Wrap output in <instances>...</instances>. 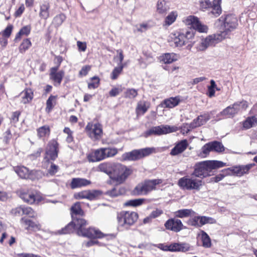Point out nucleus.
<instances>
[{"mask_svg": "<svg viewBox=\"0 0 257 257\" xmlns=\"http://www.w3.org/2000/svg\"><path fill=\"white\" fill-rule=\"evenodd\" d=\"M170 9L167 3L165 0H159L157 4V12L159 14H165Z\"/></svg>", "mask_w": 257, "mask_h": 257, "instance_id": "34", "label": "nucleus"}, {"mask_svg": "<svg viewBox=\"0 0 257 257\" xmlns=\"http://www.w3.org/2000/svg\"><path fill=\"white\" fill-rule=\"evenodd\" d=\"M72 221L67 226L59 231L60 234H67L72 232L74 229L77 231V234L90 238H102L106 234L102 232L100 230L94 227L85 228L87 221L78 215L82 216L83 211L81 208L79 202L75 203L71 208Z\"/></svg>", "mask_w": 257, "mask_h": 257, "instance_id": "1", "label": "nucleus"}, {"mask_svg": "<svg viewBox=\"0 0 257 257\" xmlns=\"http://www.w3.org/2000/svg\"><path fill=\"white\" fill-rule=\"evenodd\" d=\"M254 166V164H249L246 165L234 166L222 171L226 175H233L240 177L247 174L249 170Z\"/></svg>", "mask_w": 257, "mask_h": 257, "instance_id": "13", "label": "nucleus"}, {"mask_svg": "<svg viewBox=\"0 0 257 257\" xmlns=\"http://www.w3.org/2000/svg\"><path fill=\"white\" fill-rule=\"evenodd\" d=\"M137 95V90L133 88L127 89L124 93L125 97L128 98H134Z\"/></svg>", "mask_w": 257, "mask_h": 257, "instance_id": "56", "label": "nucleus"}, {"mask_svg": "<svg viewBox=\"0 0 257 257\" xmlns=\"http://www.w3.org/2000/svg\"><path fill=\"white\" fill-rule=\"evenodd\" d=\"M21 223L26 226V229L32 228L33 230H39L41 228V225L39 223L26 218H22L21 219Z\"/></svg>", "mask_w": 257, "mask_h": 257, "instance_id": "31", "label": "nucleus"}, {"mask_svg": "<svg viewBox=\"0 0 257 257\" xmlns=\"http://www.w3.org/2000/svg\"><path fill=\"white\" fill-rule=\"evenodd\" d=\"M58 146V144L55 140H52L49 142L46 150L45 156L43 161V166L44 168H48V165L50 163V160H55L57 158Z\"/></svg>", "mask_w": 257, "mask_h": 257, "instance_id": "9", "label": "nucleus"}, {"mask_svg": "<svg viewBox=\"0 0 257 257\" xmlns=\"http://www.w3.org/2000/svg\"><path fill=\"white\" fill-rule=\"evenodd\" d=\"M117 55L114 56L113 59L117 63L118 66H125V64L122 63L124 58L123 51L122 50L119 49L116 50Z\"/></svg>", "mask_w": 257, "mask_h": 257, "instance_id": "45", "label": "nucleus"}, {"mask_svg": "<svg viewBox=\"0 0 257 257\" xmlns=\"http://www.w3.org/2000/svg\"><path fill=\"white\" fill-rule=\"evenodd\" d=\"M226 164L217 160L205 161L197 163L193 175L199 178H204L213 174V170L226 166Z\"/></svg>", "mask_w": 257, "mask_h": 257, "instance_id": "2", "label": "nucleus"}, {"mask_svg": "<svg viewBox=\"0 0 257 257\" xmlns=\"http://www.w3.org/2000/svg\"><path fill=\"white\" fill-rule=\"evenodd\" d=\"M31 27L30 25H27L22 28L16 36L15 40L20 39L22 36H27L30 33Z\"/></svg>", "mask_w": 257, "mask_h": 257, "instance_id": "40", "label": "nucleus"}, {"mask_svg": "<svg viewBox=\"0 0 257 257\" xmlns=\"http://www.w3.org/2000/svg\"><path fill=\"white\" fill-rule=\"evenodd\" d=\"M91 183L90 180L85 178H74L71 180L70 187L72 189L87 186Z\"/></svg>", "mask_w": 257, "mask_h": 257, "instance_id": "22", "label": "nucleus"}, {"mask_svg": "<svg viewBox=\"0 0 257 257\" xmlns=\"http://www.w3.org/2000/svg\"><path fill=\"white\" fill-rule=\"evenodd\" d=\"M149 28V26L147 24L143 23L137 26V29L138 31L144 32Z\"/></svg>", "mask_w": 257, "mask_h": 257, "instance_id": "63", "label": "nucleus"}, {"mask_svg": "<svg viewBox=\"0 0 257 257\" xmlns=\"http://www.w3.org/2000/svg\"><path fill=\"white\" fill-rule=\"evenodd\" d=\"M217 27H220V35L224 39L229 37L231 32L235 30L238 25L237 18L232 15L223 18L221 17L215 23Z\"/></svg>", "mask_w": 257, "mask_h": 257, "instance_id": "3", "label": "nucleus"}, {"mask_svg": "<svg viewBox=\"0 0 257 257\" xmlns=\"http://www.w3.org/2000/svg\"><path fill=\"white\" fill-rule=\"evenodd\" d=\"M32 45V43L29 39H25L23 41L19 47V51L21 53H24Z\"/></svg>", "mask_w": 257, "mask_h": 257, "instance_id": "46", "label": "nucleus"}, {"mask_svg": "<svg viewBox=\"0 0 257 257\" xmlns=\"http://www.w3.org/2000/svg\"><path fill=\"white\" fill-rule=\"evenodd\" d=\"M86 132L89 137L92 139H99L102 134V126L99 123L93 124L89 122L85 128Z\"/></svg>", "mask_w": 257, "mask_h": 257, "instance_id": "16", "label": "nucleus"}, {"mask_svg": "<svg viewBox=\"0 0 257 257\" xmlns=\"http://www.w3.org/2000/svg\"><path fill=\"white\" fill-rule=\"evenodd\" d=\"M122 90L120 89H119L118 88L114 87L110 91H109V95L111 96L114 97L116 95H117L120 92H121Z\"/></svg>", "mask_w": 257, "mask_h": 257, "instance_id": "64", "label": "nucleus"}, {"mask_svg": "<svg viewBox=\"0 0 257 257\" xmlns=\"http://www.w3.org/2000/svg\"><path fill=\"white\" fill-rule=\"evenodd\" d=\"M99 83V79L97 77H93L91 81L88 83V87L89 89H95L98 87Z\"/></svg>", "mask_w": 257, "mask_h": 257, "instance_id": "54", "label": "nucleus"}, {"mask_svg": "<svg viewBox=\"0 0 257 257\" xmlns=\"http://www.w3.org/2000/svg\"><path fill=\"white\" fill-rule=\"evenodd\" d=\"M170 38L176 47H182L184 46V41H183L182 32H177L175 33H172Z\"/></svg>", "mask_w": 257, "mask_h": 257, "instance_id": "29", "label": "nucleus"}, {"mask_svg": "<svg viewBox=\"0 0 257 257\" xmlns=\"http://www.w3.org/2000/svg\"><path fill=\"white\" fill-rule=\"evenodd\" d=\"M189 144L187 140H183L177 143L171 150L170 155L177 156L183 153L188 147Z\"/></svg>", "mask_w": 257, "mask_h": 257, "instance_id": "21", "label": "nucleus"}, {"mask_svg": "<svg viewBox=\"0 0 257 257\" xmlns=\"http://www.w3.org/2000/svg\"><path fill=\"white\" fill-rule=\"evenodd\" d=\"M190 246L187 243H174L168 246V250L171 251L185 252L189 250Z\"/></svg>", "mask_w": 257, "mask_h": 257, "instance_id": "28", "label": "nucleus"}, {"mask_svg": "<svg viewBox=\"0 0 257 257\" xmlns=\"http://www.w3.org/2000/svg\"><path fill=\"white\" fill-rule=\"evenodd\" d=\"M210 143L212 152L221 153L224 151V147L221 143L217 141H213Z\"/></svg>", "mask_w": 257, "mask_h": 257, "instance_id": "44", "label": "nucleus"}, {"mask_svg": "<svg viewBox=\"0 0 257 257\" xmlns=\"http://www.w3.org/2000/svg\"><path fill=\"white\" fill-rule=\"evenodd\" d=\"M221 0H213L211 5L209 0H200V6L203 10L210 8L211 10L210 14L216 17L221 13Z\"/></svg>", "mask_w": 257, "mask_h": 257, "instance_id": "11", "label": "nucleus"}, {"mask_svg": "<svg viewBox=\"0 0 257 257\" xmlns=\"http://www.w3.org/2000/svg\"><path fill=\"white\" fill-rule=\"evenodd\" d=\"M135 193L138 195L148 194L144 183L139 184L136 187Z\"/></svg>", "mask_w": 257, "mask_h": 257, "instance_id": "51", "label": "nucleus"}, {"mask_svg": "<svg viewBox=\"0 0 257 257\" xmlns=\"http://www.w3.org/2000/svg\"><path fill=\"white\" fill-rule=\"evenodd\" d=\"M223 39L219 33L209 35L202 40L201 43L197 46V49L199 51H204L208 47L214 46Z\"/></svg>", "mask_w": 257, "mask_h": 257, "instance_id": "12", "label": "nucleus"}, {"mask_svg": "<svg viewBox=\"0 0 257 257\" xmlns=\"http://www.w3.org/2000/svg\"><path fill=\"white\" fill-rule=\"evenodd\" d=\"M16 173L22 178H30V172L28 169L24 166H18L15 168Z\"/></svg>", "mask_w": 257, "mask_h": 257, "instance_id": "36", "label": "nucleus"}, {"mask_svg": "<svg viewBox=\"0 0 257 257\" xmlns=\"http://www.w3.org/2000/svg\"><path fill=\"white\" fill-rule=\"evenodd\" d=\"M58 167L56 165L51 163L50 169L48 170V173L51 175H54L58 171Z\"/></svg>", "mask_w": 257, "mask_h": 257, "instance_id": "62", "label": "nucleus"}, {"mask_svg": "<svg viewBox=\"0 0 257 257\" xmlns=\"http://www.w3.org/2000/svg\"><path fill=\"white\" fill-rule=\"evenodd\" d=\"M101 194V192L97 190H85L74 194L76 199H86L89 200L96 199Z\"/></svg>", "mask_w": 257, "mask_h": 257, "instance_id": "14", "label": "nucleus"}, {"mask_svg": "<svg viewBox=\"0 0 257 257\" xmlns=\"http://www.w3.org/2000/svg\"><path fill=\"white\" fill-rule=\"evenodd\" d=\"M182 221L178 219L172 218L168 220L165 223L166 229L178 232L183 228Z\"/></svg>", "mask_w": 257, "mask_h": 257, "instance_id": "19", "label": "nucleus"}, {"mask_svg": "<svg viewBox=\"0 0 257 257\" xmlns=\"http://www.w3.org/2000/svg\"><path fill=\"white\" fill-rule=\"evenodd\" d=\"M257 125V115L248 117L243 123V126L245 129Z\"/></svg>", "mask_w": 257, "mask_h": 257, "instance_id": "39", "label": "nucleus"}, {"mask_svg": "<svg viewBox=\"0 0 257 257\" xmlns=\"http://www.w3.org/2000/svg\"><path fill=\"white\" fill-rule=\"evenodd\" d=\"M180 102V99L179 97H170L165 99L160 106L162 107L172 108L178 105Z\"/></svg>", "mask_w": 257, "mask_h": 257, "instance_id": "27", "label": "nucleus"}, {"mask_svg": "<svg viewBox=\"0 0 257 257\" xmlns=\"http://www.w3.org/2000/svg\"><path fill=\"white\" fill-rule=\"evenodd\" d=\"M178 130V128L175 125L162 124L158 126L151 127L145 132L142 136L148 138L151 136H162L168 134L174 133Z\"/></svg>", "mask_w": 257, "mask_h": 257, "instance_id": "6", "label": "nucleus"}, {"mask_svg": "<svg viewBox=\"0 0 257 257\" xmlns=\"http://www.w3.org/2000/svg\"><path fill=\"white\" fill-rule=\"evenodd\" d=\"M179 55L174 53H167L160 56V61L165 64H170L179 59Z\"/></svg>", "mask_w": 257, "mask_h": 257, "instance_id": "26", "label": "nucleus"}, {"mask_svg": "<svg viewBox=\"0 0 257 257\" xmlns=\"http://www.w3.org/2000/svg\"><path fill=\"white\" fill-rule=\"evenodd\" d=\"M124 193L123 188H119L118 189L115 187L110 190L107 192V194L111 197H116L118 195H121Z\"/></svg>", "mask_w": 257, "mask_h": 257, "instance_id": "50", "label": "nucleus"}, {"mask_svg": "<svg viewBox=\"0 0 257 257\" xmlns=\"http://www.w3.org/2000/svg\"><path fill=\"white\" fill-rule=\"evenodd\" d=\"M21 101L24 104L30 102L33 98V92L31 89H26L23 91L20 94Z\"/></svg>", "mask_w": 257, "mask_h": 257, "instance_id": "33", "label": "nucleus"}, {"mask_svg": "<svg viewBox=\"0 0 257 257\" xmlns=\"http://www.w3.org/2000/svg\"><path fill=\"white\" fill-rule=\"evenodd\" d=\"M19 196L24 202L29 204H38L44 200L42 195L34 190L21 189L19 191Z\"/></svg>", "mask_w": 257, "mask_h": 257, "instance_id": "8", "label": "nucleus"}, {"mask_svg": "<svg viewBox=\"0 0 257 257\" xmlns=\"http://www.w3.org/2000/svg\"><path fill=\"white\" fill-rule=\"evenodd\" d=\"M38 135L39 138L45 137L49 135L50 128L48 125L40 127L37 130Z\"/></svg>", "mask_w": 257, "mask_h": 257, "instance_id": "47", "label": "nucleus"}, {"mask_svg": "<svg viewBox=\"0 0 257 257\" xmlns=\"http://www.w3.org/2000/svg\"><path fill=\"white\" fill-rule=\"evenodd\" d=\"M66 19V16L63 14H61L60 15L56 16L53 20V23L55 25V27H59L62 25L63 22Z\"/></svg>", "mask_w": 257, "mask_h": 257, "instance_id": "48", "label": "nucleus"}, {"mask_svg": "<svg viewBox=\"0 0 257 257\" xmlns=\"http://www.w3.org/2000/svg\"><path fill=\"white\" fill-rule=\"evenodd\" d=\"M183 41H184V46L188 44L187 48L190 49L194 45L191 43L195 36V31L193 30H190L185 32H182Z\"/></svg>", "mask_w": 257, "mask_h": 257, "instance_id": "25", "label": "nucleus"}, {"mask_svg": "<svg viewBox=\"0 0 257 257\" xmlns=\"http://www.w3.org/2000/svg\"><path fill=\"white\" fill-rule=\"evenodd\" d=\"M150 103L149 102L141 100L137 104L136 111L137 113L144 114L149 108Z\"/></svg>", "mask_w": 257, "mask_h": 257, "instance_id": "35", "label": "nucleus"}, {"mask_svg": "<svg viewBox=\"0 0 257 257\" xmlns=\"http://www.w3.org/2000/svg\"><path fill=\"white\" fill-rule=\"evenodd\" d=\"M108 158H111L116 155L118 153V149L115 148H106Z\"/></svg>", "mask_w": 257, "mask_h": 257, "instance_id": "58", "label": "nucleus"}, {"mask_svg": "<svg viewBox=\"0 0 257 257\" xmlns=\"http://www.w3.org/2000/svg\"><path fill=\"white\" fill-rule=\"evenodd\" d=\"M202 150V156L204 157H206L209 155L210 152H212L210 143H208L204 145L201 149Z\"/></svg>", "mask_w": 257, "mask_h": 257, "instance_id": "55", "label": "nucleus"}, {"mask_svg": "<svg viewBox=\"0 0 257 257\" xmlns=\"http://www.w3.org/2000/svg\"><path fill=\"white\" fill-rule=\"evenodd\" d=\"M59 66L51 68L50 78L53 81L54 85L56 86L60 85L64 76V72L63 70L57 71Z\"/></svg>", "mask_w": 257, "mask_h": 257, "instance_id": "18", "label": "nucleus"}, {"mask_svg": "<svg viewBox=\"0 0 257 257\" xmlns=\"http://www.w3.org/2000/svg\"><path fill=\"white\" fill-rule=\"evenodd\" d=\"M237 107L238 104L234 103L224 109L220 112L219 115L226 118L233 117L239 111Z\"/></svg>", "mask_w": 257, "mask_h": 257, "instance_id": "23", "label": "nucleus"}, {"mask_svg": "<svg viewBox=\"0 0 257 257\" xmlns=\"http://www.w3.org/2000/svg\"><path fill=\"white\" fill-rule=\"evenodd\" d=\"M23 214L28 215L31 218H36L37 216V213L30 207L24 206Z\"/></svg>", "mask_w": 257, "mask_h": 257, "instance_id": "53", "label": "nucleus"}, {"mask_svg": "<svg viewBox=\"0 0 257 257\" xmlns=\"http://www.w3.org/2000/svg\"><path fill=\"white\" fill-rule=\"evenodd\" d=\"M177 16L178 14L176 12L170 13L165 18L164 25L169 26L172 25L175 21Z\"/></svg>", "mask_w": 257, "mask_h": 257, "instance_id": "43", "label": "nucleus"}, {"mask_svg": "<svg viewBox=\"0 0 257 257\" xmlns=\"http://www.w3.org/2000/svg\"><path fill=\"white\" fill-rule=\"evenodd\" d=\"M56 97V96L51 95L47 100L46 110L47 112H49L53 108Z\"/></svg>", "mask_w": 257, "mask_h": 257, "instance_id": "49", "label": "nucleus"}, {"mask_svg": "<svg viewBox=\"0 0 257 257\" xmlns=\"http://www.w3.org/2000/svg\"><path fill=\"white\" fill-rule=\"evenodd\" d=\"M174 214L177 217L184 218L193 216L195 214V212L192 209H183L176 211Z\"/></svg>", "mask_w": 257, "mask_h": 257, "instance_id": "37", "label": "nucleus"}, {"mask_svg": "<svg viewBox=\"0 0 257 257\" xmlns=\"http://www.w3.org/2000/svg\"><path fill=\"white\" fill-rule=\"evenodd\" d=\"M224 177V175L222 174H219L216 176L215 177H213L210 178V182H218L223 179Z\"/></svg>", "mask_w": 257, "mask_h": 257, "instance_id": "61", "label": "nucleus"}, {"mask_svg": "<svg viewBox=\"0 0 257 257\" xmlns=\"http://www.w3.org/2000/svg\"><path fill=\"white\" fill-rule=\"evenodd\" d=\"M186 25L190 26L194 30L198 31L200 33H207L208 27L204 25H202L198 18L194 16H189L187 17L184 21Z\"/></svg>", "mask_w": 257, "mask_h": 257, "instance_id": "17", "label": "nucleus"}, {"mask_svg": "<svg viewBox=\"0 0 257 257\" xmlns=\"http://www.w3.org/2000/svg\"><path fill=\"white\" fill-rule=\"evenodd\" d=\"M191 218L187 221V224L189 225L194 226L196 227H199L203 226V224L201 222V218L202 216H191Z\"/></svg>", "mask_w": 257, "mask_h": 257, "instance_id": "38", "label": "nucleus"}, {"mask_svg": "<svg viewBox=\"0 0 257 257\" xmlns=\"http://www.w3.org/2000/svg\"><path fill=\"white\" fill-rule=\"evenodd\" d=\"M50 5L48 2H44L40 6L39 16L43 19L47 20L50 16Z\"/></svg>", "mask_w": 257, "mask_h": 257, "instance_id": "30", "label": "nucleus"}, {"mask_svg": "<svg viewBox=\"0 0 257 257\" xmlns=\"http://www.w3.org/2000/svg\"><path fill=\"white\" fill-rule=\"evenodd\" d=\"M154 148H146L139 150H134L131 152L123 154L121 156L122 161H136L147 157L155 152Z\"/></svg>", "mask_w": 257, "mask_h": 257, "instance_id": "7", "label": "nucleus"}, {"mask_svg": "<svg viewBox=\"0 0 257 257\" xmlns=\"http://www.w3.org/2000/svg\"><path fill=\"white\" fill-rule=\"evenodd\" d=\"M117 218L119 225L127 227L137 221L138 214L133 211H121L118 214Z\"/></svg>", "mask_w": 257, "mask_h": 257, "instance_id": "10", "label": "nucleus"}, {"mask_svg": "<svg viewBox=\"0 0 257 257\" xmlns=\"http://www.w3.org/2000/svg\"><path fill=\"white\" fill-rule=\"evenodd\" d=\"M201 222L203 224V225L206 224H214L216 223V220L211 217H208L205 216H202L201 218Z\"/></svg>", "mask_w": 257, "mask_h": 257, "instance_id": "57", "label": "nucleus"}, {"mask_svg": "<svg viewBox=\"0 0 257 257\" xmlns=\"http://www.w3.org/2000/svg\"><path fill=\"white\" fill-rule=\"evenodd\" d=\"M210 118V114L208 113H206L203 114L198 116L196 118L194 119L193 121L190 124H185L184 125L183 131L186 129V133L189 132L191 130L200 126L204 124Z\"/></svg>", "mask_w": 257, "mask_h": 257, "instance_id": "15", "label": "nucleus"}, {"mask_svg": "<svg viewBox=\"0 0 257 257\" xmlns=\"http://www.w3.org/2000/svg\"><path fill=\"white\" fill-rule=\"evenodd\" d=\"M116 163L111 162H104L100 164L97 167V171L103 172L108 175L111 179V175L113 171Z\"/></svg>", "mask_w": 257, "mask_h": 257, "instance_id": "20", "label": "nucleus"}, {"mask_svg": "<svg viewBox=\"0 0 257 257\" xmlns=\"http://www.w3.org/2000/svg\"><path fill=\"white\" fill-rule=\"evenodd\" d=\"M163 213V211L162 210L160 209H156L155 210H153L150 214L151 217H152L153 218H156L159 216H160L161 215H162Z\"/></svg>", "mask_w": 257, "mask_h": 257, "instance_id": "59", "label": "nucleus"}, {"mask_svg": "<svg viewBox=\"0 0 257 257\" xmlns=\"http://www.w3.org/2000/svg\"><path fill=\"white\" fill-rule=\"evenodd\" d=\"M162 183L161 179L146 180L144 182L147 193L156 189V186Z\"/></svg>", "mask_w": 257, "mask_h": 257, "instance_id": "32", "label": "nucleus"}, {"mask_svg": "<svg viewBox=\"0 0 257 257\" xmlns=\"http://www.w3.org/2000/svg\"><path fill=\"white\" fill-rule=\"evenodd\" d=\"M13 30V26L9 25L5 29V30L3 32V35L4 37H9L12 33Z\"/></svg>", "mask_w": 257, "mask_h": 257, "instance_id": "60", "label": "nucleus"}, {"mask_svg": "<svg viewBox=\"0 0 257 257\" xmlns=\"http://www.w3.org/2000/svg\"><path fill=\"white\" fill-rule=\"evenodd\" d=\"M124 67L123 66H117L115 67L112 70L111 73V78L113 80H115L117 78L118 76L122 71L123 68Z\"/></svg>", "mask_w": 257, "mask_h": 257, "instance_id": "52", "label": "nucleus"}, {"mask_svg": "<svg viewBox=\"0 0 257 257\" xmlns=\"http://www.w3.org/2000/svg\"><path fill=\"white\" fill-rule=\"evenodd\" d=\"M87 158L89 162H100L104 160L102 151L100 148L96 149L87 155Z\"/></svg>", "mask_w": 257, "mask_h": 257, "instance_id": "24", "label": "nucleus"}, {"mask_svg": "<svg viewBox=\"0 0 257 257\" xmlns=\"http://www.w3.org/2000/svg\"><path fill=\"white\" fill-rule=\"evenodd\" d=\"M196 177L193 175L183 177L179 180L178 184L184 190L199 191L203 186V182Z\"/></svg>", "mask_w": 257, "mask_h": 257, "instance_id": "5", "label": "nucleus"}, {"mask_svg": "<svg viewBox=\"0 0 257 257\" xmlns=\"http://www.w3.org/2000/svg\"><path fill=\"white\" fill-rule=\"evenodd\" d=\"M132 173L131 169L126 166L120 163H116L111 175L110 181L115 183L117 185L121 184L126 180Z\"/></svg>", "mask_w": 257, "mask_h": 257, "instance_id": "4", "label": "nucleus"}, {"mask_svg": "<svg viewBox=\"0 0 257 257\" xmlns=\"http://www.w3.org/2000/svg\"><path fill=\"white\" fill-rule=\"evenodd\" d=\"M145 199L143 198L130 200L125 202L124 204L125 206L137 207L142 205Z\"/></svg>", "mask_w": 257, "mask_h": 257, "instance_id": "42", "label": "nucleus"}, {"mask_svg": "<svg viewBox=\"0 0 257 257\" xmlns=\"http://www.w3.org/2000/svg\"><path fill=\"white\" fill-rule=\"evenodd\" d=\"M202 245L204 247L208 248L211 245V239L209 235L204 231H201Z\"/></svg>", "mask_w": 257, "mask_h": 257, "instance_id": "41", "label": "nucleus"}]
</instances>
